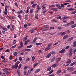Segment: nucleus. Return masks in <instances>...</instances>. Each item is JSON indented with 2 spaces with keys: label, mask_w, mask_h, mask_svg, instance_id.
I'll list each match as a JSON object with an SVG mask.
<instances>
[{
  "label": "nucleus",
  "mask_w": 76,
  "mask_h": 76,
  "mask_svg": "<svg viewBox=\"0 0 76 76\" xmlns=\"http://www.w3.org/2000/svg\"><path fill=\"white\" fill-rule=\"evenodd\" d=\"M73 67H71L70 68H68L67 69V70H68L69 72H72L73 71Z\"/></svg>",
  "instance_id": "obj_1"
},
{
  "label": "nucleus",
  "mask_w": 76,
  "mask_h": 76,
  "mask_svg": "<svg viewBox=\"0 0 76 76\" xmlns=\"http://www.w3.org/2000/svg\"><path fill=\"white\" fill-rule=\"evenodd\" d=\"M20 45L18 46V49H20V48H22L23 47V42H20Z\"/></svg>",
  "instance_id": "obj_2"
},
{
  "label": "nucleus",
  "mask_w": 76,
  "mask_h": 76,
  "mask_svg": "<svg viewBox=\"0 0 76 76\" xmlns=\"http://www.w3.org/2000/svg\"><path fill=\"white\" fill-rule=\"evenodd\" d=\"M69 4V3H64L61 4V7L64 8V5H67V4Z\"/></svg>",
  "instance_id": "obj_3"
},
{
  "label": "nucleus",
  "mask_w": 76,
  "mask_h": 76,
  "mask_svg": "<svg viewBox=\"0 0 76 76\" xmlns=\"http://www.w3.org/2000/svg\"><path fill=\"white\" fill-rule=\"evenodd\" d=\"M56 6L57 7H58V9H62V7L60 4H57L56 5Z\"/></svg>",
  "instance_id": "obj_4"
},
{
  "label": "nucleus",
  "mask_w": 76,
  "mask_h": 76,
  "mask_svg": "<svg viewBox=\"0 0 76 76\" xmlns=\"http://www.w3.org/2000/svg\"><path fill=\"white\" fill-rule=\"evenodd\" d=\"M1 28H2L3 29L4 31H7L8 30L7 29V28H4L3 26H1Z\"/></svg>",
  "instance_id": "obj_5"
},
{
  "label": "nucleus",
  "mask_w": 76,
  "mask_h": 76,
  "mask_svg": "<svg viewBox=\"0 0 76 76\" xmlns=\"http://www.w3.org/2000/svg\"><path fill=\"white\" fill-rule=\"evenodd\" d=\"M64 51H65V49H63L62 50L59 51V53L62 54L63 53Z\"/></svg>",
  "instance_id": "obj_6"
},
{
  "label": "nucleus",
  "mask_w": 76,
  "mask_h": 76,
  "mask_svg": "<svg viewBox=\"0 0 76 76\" xmlns=\"http://www.w3.org/2000/svg\"><path fill=\"white\" fill-rule=\"evenodd\" d=\"M51 10H53V11H54L55 12H57L58 11V10L56 8H51Z\"/></svg>",
  "instance_id": "obj_7"
},
{
  "label": "nucleus",
  "mask_w": 76,
  "mask_h": 76,
  "mask_svg": "<svg viewBox=\"0 0 76 76\" xmlns=\"http://www.w3.org/2000/svg\"><path fill=\"white\" fill-rule=\"evenodd\" d=\"M60 60H61V58L58 57L56 58V62H58V61H60Z\"/></svg>",
  "instance_id": "obj_8"
},
{
  "label": "nucleus",
  "mask_w": 76,
  "mask_h": 76,
  "mask_svg": "<svg viewBox=\"0 0 76 76\" xmlns=\"http://www.w3.org/2000/svg\"><path fill=\"white\" fill-rule=\"evenodd\" d=\"M40 69H37L35 71V73H38V72H39L40 71Z\"/></svg>",
  "instance_id": "obj_9"
},
{
  "label": "nucleus",
  "mask_w": 76,
  "mask_h": 76,
  "mask_svg": "<svg viewBox=\"0 0 76 76\" xmlns=\"http://www.w3.org/2000/svg\"><path fill=\"white\" fill-rule=\"evenodd\" d=\"M51 55L50 53L48 54L46 57V58H50L51 57Z\"/></svg>",
  "instance_id": "obj_10"
},
{
  "label": "nucleus",
  "mask_w": 76,
  "mask_h": 76,
  "mask_svg": "<svg viewBox=\"0 0 76 76\" xmlns=\"http://www.w3.org/2000/svg\"><path fill=\"white\" fill-rule=\"evenodd\" d=\"M51 70V67H49L47 69V72H49V71H50Z\"/></svg>",
  "instance_id": "obj_11"
},
{
  "label": "nucleus",
  "mask_w": 76,
  "mask_h": 76,
  "mask_svg": "<svg viewBox=\"0 0 76 76\" xmlns=\"http://www.w3.org/2000/svg\"><path fill=\"white\" fill-rule=\"evenodd\" d=\"M6 75L8 76V75H9L10 74V73L8 71H6L5 72Z\"/></svg>",
  "instance_id": "obj_12"
},
{
  "label": "nucleus",
  "mask_w": 76,
  "mask_h": 76,
  "mask_svg": "<svg viewBox=\"0 0 76 76\" xmlns=\"http://www.w3.org/2000/svg\"><path fill=\"white\" fill-rule=\"evenodd\" d=\"M68 37V35H66L65 36H64L63 37V39H66V38H67Z\"/></svg>",
  "instance_id": "obj_13"
},
{
  "label": "nucleus",
  "mask_w": 76,
  "mask_h": 76,
  "mask_svg": "<svg viewBox=\"0 0 76 76\" xmlns=\"http://www.w3.org/2000/svg\"><path fill=\"white\" fill-rule=\"evenodd\" d=\"M71 27L72 28H75V27H76V24H74L73 25H72L71 26Z\"/></svg>",
  "instance_id": "obj_14"
},
{
  "label": "nucleus",
  "mask_w": 76,
  "mask_h": 76,
  "mask_svg": "<svg viewBox=\"0 0 76 76\" xmlns=\"http://www.w3.org/2000/svg\"><path fill=\"white\" fill-rule=\"evenodd\" d=\"M71 62V60L70 59H68V61H67L66 62V64H68L69 63H70Z\"/></svg>",
  "instance_id": "obj_15"
},
{
  "label": "nucleus",
  "mask_w": 76,
  "mask_h": 76,
  "mask_svg": "<svg viewBox=\"0 0 76 76\" xmlns=\"http://www.w3.org/2000/svg\"><path fill=\"white\" fill-rule=\"evenodd\" d=\"M76 63V62L75 61L74 62L70 64V66H73Z\"/></svg>",
  "instance_id": "obj_16"
},
{
  "label": "nucleus",
  "mask_w": 76,
  "mask_h": 76,
  "mask_svg": "<svg viewBox=\"0 0 76 76\" xmlns=\"http://www.w3.org/2000/svg\"><path fill=\"white\" fill-rule=\"evenodd\" d=\"M50 48L47 47L45 49V50L46 51H48V50H50Z\"/></svg>",
  "instance_id": "obj_17"
},
{
  "label": "nucleus",
  "mask_w": 76,
  "mask_h": 76,
  "mask_svg": "<svg viewBox=\"0 0 76 76\" xmlns=\"http://www.w3.org/2000/svg\"><path fill=\"white\" fill-rule=\"evenodd\" d=\"M68 10L69 11H72V10H75V9L74 8H69L68 9Z\"/></svg>",
  "instance_id": "obj_18"
},
{
  "label": "nucleus",
  "mask_w": 76,
  "mask_h": 76,
  "mask_svg": "<svg viewBox=\"0 0 76 76\" xmlns=\"http://www.w3.org/2000/svg\"><path fill=\"white\" fill-rule=\"evenodd\" d=\"M28 37L27 36H26V37H24V38L23 39V41H26V39H27V38Z\"/></svg>",
  "instance_id": "obj_19"
},
{
  "label": "nucleus",
  "mask_w": 76,
  "mask_h": 76,
  "mask_svg": "<svg viewBox=\"0 0 76 76\" xmlns=\"http://www.w3.org/2000/svg\"><path fill=\"white\" fill-rule=\"evenodd\" d=\"M50 53L51 54H51H54L56 53V52H55V51H52L50 52Z\"/></svg>",
  "instance_id": "obj_20"
},
{
  "label": "nucleus",
  "mask_w": 76,
  "mask_h": 76,
  "mask_svg": "<svg viewBox=\"0 0 76 76\" xmlns=\"http://www.w3.org/2000/svg\"><path fill=\"white\" fill-rule=\"evenodd\" d=\"M73 47H76V41H75L73 43Z\"/></svg>",
  "instance_id": "obj_21"
},
{
  "label": "nucleus",
  "mask_w": 76,
  "mask_h": 76,
  "mask_svg": "<svg viewBox=\"0 0 76 76\" xmlns=\"http://www.w3.org/2000/svg\"><path fill=\"white\" fill-rule=\"evenodd\" d=\"M17 73L18 76H20V72H19V70L18 69L17 70Z\"/></svg>",
  "instance_id": "obj_22"
},
{
  "label": "nucleus",
  "mask_w": 76,
  "mask_h": 76,
  "mask_svg": "<svg viewBox=\"0 0 76 76\" xmlns=\"http://www.w3.org/2000/svg\"><path fill=\"white\" fill-rule=\"evenodd\" d=\"M30 32H31V33H34V32H35V31L34 30L31 29L30 30Z\"/></svg>",
  "instance_id": "obj_23"
},
{
  "label": "nucleus",
  "mask_w": 76,
  "mask_h": 76,
  "mask_svg": "<svg viewBox=\"0 0 76 76\" xmlns=\"http://www.w3.org/2000/svg\"><path fill=\"white\" fill-rule=\"evenodd\" d=\"M42 9L43 10H44V9H45V7H45V5H42Z\"/></svg>",
  "instance_id": "obj_24"
},
{
  "label": "nucleus",
  "mask_w": 76,
  "mask_h": 76,
  "mask_svg": "<svg viewBox=\"0 0 76 76\" xmlns=\"http://www.w3.org/2000/svg\"><path fill=\"white\" fill-rule=\"evenodd\" d=\"M73 39V37H72L69 38L68 39V41L69 42V41H72V40Z\"/></svg>",
  "instance_id": "obj_25"
},
{
  "label": "nucleus",
  "mask_w": 76,
  "mask_h": 76,
  "mask_svg": "<svg viewBox=\"0 0 76 76\" xmlns=\"http://www.w3.org/2000/svg\"><path fill=\"white\" fill-rule=\"evenodd\" d=\"M48 11V10H45L42 11V13H46V12H47Z\"/></svg>",
  "instance_id": "obj_26"
},
{
  "label": "nucleus",
  "mask_w": 76,
  "mask_h": 76,
  "mask_svg": "<svg viewBox=\"0 0 76 76\" xmlns=\"http://www.w3.org/2000/svg\"><path fill=\"white\" fill-rule=\"evenodd\" d=\"M27 68H29V67L25 66L24 67L23 69L24 70H26L27 69Z\"/></svg>",
  "instance_id": "obj_27"
},
{
  "label": "nucleus",
  "mask_w": 76,
  "mask_h": 76,
  "mask_svg": "<svg viewBox=\"0 0 76 76\" xmlns=\"http://www.w3.org/2000/svg\"><path fill=\"white\" fill-rule=\"evenodd\" d=\"M41 44H42V43H36V45L38 46L40 45H41Z\"/></svg>",
  "instance_id": "obj_28"
},
{
  "label": "nucleus",
  "mask_w": 76,
  "mask_h": 76,
  "mask_svg": "<svg viewBox=\"0 0 76 76\" xmlns=\"http://www.w3.org/2000/svg\"><path fill=\"white\" fill-rule=\"evenodd\" d=\"M26 51H31V49H26L25 50Z\"/></svg>",
  "instance_id": "obj_29"
},
{
  "label": "nucleus",
  "mask_w": 76,
  "mask_h": 76,
  "mask_svg": "<svg viewBox=\"0 0 76 76\" xmlns=\"http://www.w3.org/2000/svg\"><path fill=\"white\" fill-rule=\"evenodd\" d=\"M22 66V64H20L19 66L18 67V69H20V67H21V66Z\"/></svg>",
  "instance_id": "obj_30"
},
{
  "label": "nucleus",
  "mask_w": 76,
  "mask_h": 76,
  "mask_svg": "<svg viewBox=\"0 0 76 76\" xmlns=\"http://www.w3.org/2000/svg\"><path fill=\"white\" fill-rule=\"evenodd\" d=\"M37 5V4H34L32 5V7L34 8V7H35V6H36Z\"/></svg>",
  "instance_id": "obj_31"
},
{
  "label": "nucleus",
  "mask_w": 76,
  "mask_h": 76,
  "mask_svg": "<svg viewBox=\"0 0 76 76\" xmlns=\"http://www.w3.org/2000/svg\"><path fill=\"white\" fill-rule=\"evenodd\" d=\"M51 21H52V22H57V20L55 19H53L51 20Z\"/></svg>",
  "instance_id": "obj_32"
},
{
  "label": "nucleus",
  "mask_w": 76,
  "mask_h": 76,
  "mask_svg": "<svg viewBox=\"0 0 76 76\" xmlns=\"http://www.w3.org/2000/svg\"><path fill=\"white\" fill-rule=\"evenodd\" d=\"M61 71L60 69L57 72V73L58 74H59V73H61Z\"/></svg>",
  "instance_id": "obj_33"
},
{
  "label": "nucleus",
  "mask_w": 76,
  "mask_h": 76,
  "mask_svg": "<svg viewBox=\"0 0 76 76\" xmlns=\"http://www.w3.org/2000/svg\"><path fill=\"white\" fill-rule=\"evenodd\" d=\"M18 18H19L20 20H21V19H22V16L20 15H19L18 16Z\"/></svg>",
  "instance_id": "obj_34"
},
{
  "label": "nucleus",
  "mask_w": 76,
  "mask_h": 76,
  "mask_svg": "<svg viewBox=\"0 0 76 76\" xmlns=\"http://www.w3.org/2000/svg\"><path fill=\"white\" fill-rule=\"evenodd\" d=\"M27 72H26V70H24V76H26V73H27Z\"/></svg>",
  "instance_id": "obj_35"
},
{
  "label": "nucleus",
  "mask_w": 76,
  "mask_h": 76,
  "mask_svg": "<svg viewBox=\"0 0 76 76\" xmlns=\"http://www.w3.org/2000/svg\"><path fill=\"white\" fill-rule=\"evenodd\" d=\"M56 18L57 19H60L61 18V17L60 16H57Z\"/></svg>",
  "instance_id": "obj_36"
},
{
  "label": "nucleus",
  "mask_w": 76,
  "mask_h": 76,
  "mask_svg": "<svg viewBox=\"0 0 76 76\" xmlns=\"http://www.w3.org/2000/svg\"><path fill=\"white\" fill-rule=\"evenodd\" d=\"M42 31H47V30H47V28H45V27L42 28V29H41Z\"/></svg>",
  "instance_id": "obj_37"
},
{
  "label": "nucleus",
  "mask_w": 76,
  "mask_h": 76,
  "mask_svg": "<svg viewBox=\"0 0 76 76\" xmlns=\"http://www.w3.org/2000/svg\"><path fill=\"white\" fill-rule=\"evenodd\" d=\"M19 63H20V61H18L16 62L15 64V65H18V64H19Z\"/></svg>",
  "instance_id": "obj_38"
},
{
  "label": "nucleus",
  "mask_w": 76,
  "mask_h": 76,
  "mask_svg": "<svg viewBox=\"0 0 76 76\" xmlns=\"http://www.w3.org/2000/svg\"><path fill=\"white\" fill-rule=\"evenodd\" d=\"M71 73L72 75H75V74H76V70L74 72H72Z\"/></svg>",
  "instance_id": "obj_39"
},
{
  "label": "nucleus",
  "mask_w": 76,
  "mask_h": 76,
  "mask_svg": "<svg viewBox=\"0 0 76 76\" xmlns=\"http://www.w3.org/2000/svg\"><path fill=\"white\" fill-rule=\"evenodd\" d=\"M37 40V38L35 37L33 41V42H35V41H36Z\"/></svg>",
  "instance_id": "obj_40"
},
{
  "label": "nucleus",
  "mask_w": 76,
  "mask_h": 76,
  "mask_svg": "<svg viewBox=\"0 0 76 76\" xmlns=\"http://www.w3.org/2000/svg\"><path fill=\"white\" fill-rule=\"evenodd\" d=\"M37 10H39L40 9V8L39 7V5H37Z\"/></svg>",
  "instance_id": "obj_41"
},
{
  "label": "nucleus",
  "mask_w": 76,
  "mask_h": 76,
  "mask_svg": "<svg viewBox=\"0 0 76 76\" xmlns=\"http://www.w3.org/2000/svg\"><path fill=\"white\" fill-rule=\"evenodd\" d=\"M72 53H70L69 55V57H70L72 56Z\"/></svg>",
  "instance_id": "obj_42"
},
{
  "label": "nucleus",
  "mask_w": 76,
  "mask_h": 76,
  "mask_svg": "<svg viewBox=\"0 0 76 76\" xmlns=\"http://www.w3.org/2000/svg\"><path fill=\"white\" fill-rule=\"evenodd\" d=\"M56 66V65L55 64H54L52 65V67H54V68H55V67H57Z\"/></svg>",
  "instance_id": "obj_43"
},
{
  "label": "nucleus",
  "mask_w": 76,
  "mask_h": 76,
  "mask_svg": "<svg viewBox=\"0 0 76 76\" xmlns=\"http://www.w3.org/2000/svg\"><path fill=\"white\" fill-rule=\"evenodd\" d=\"M34 60H35V57L33 56L32 58V61H34Z\"/></svg>",
  "instance_id": "obj_44"
},
{
  "label": "nucleus",
  "mask_w": 76,
  "mask_h": 76,
  "mask_svg": "<svg viewBox=\"0 0 76 76\" xmlns=\"http://www.w3.org/2000/svg\"><path fill=\"white\" fill-rule=\"evenodd\" d=\"M18 54V52H15L14 53V56H16Z\"/></svg>",
  "instance_id": "obj_45"
},
{
  "label": "nucleus",
  "mask_w": 76,
  "mask_h": 76,
  "mask_svg": "<svg viewBox=\"0 0 76 76\" xmlns=\"http://www.w3.org/2000/svg\"><path fill=\"white\" fill-rule=\"evenodd\" d=\"M19 59L20 61H22V58L20 56L19 57Z\"/></svg>",
  "instance_id": "obj_46"
},
{
  "label": "nucleus",
  "mask_w": 76,
  "mask_h": 76,
  "mask_svg": "<svg viewBox=\"0 0 76 76\" xmlns=\"http://www.w3.org/2000/svg\"><path fill=\"white\" fill-rule=\"evenodd\" d=\"M24 27L25 28H26L28 27V25L26 24H25L24 26Z\"/></svg>",
  "instance_id": "obj_47"
},
{
  "label": "nucleus",
  "mask_w": 76,
  "mask_h": 76,
  "mask_svg": "<svg viewBox=\"0 0 76 76\" xmlns=\"http://www.w3.org/2000/svg\"><path fill=\"white\" fill-rule=\"evenodd\" d=\"M32 46L31 45H30L29 46H28L27 47V48H31L32 47Z\"/></svg>",
  "instance_id": "obj_48"
},
{
  "label": "nucleus",
  "mask_w": 76,
  "mask_h": 76,
  "mask_svg": "<svg viewBox=\"0 0 76 76\" xmlns=\"http://www.w3.org/2000/svg\"><path fill=\"white\" fill-rule=\"evenodd\" d=\"M7 29H10V26L8 25L7 26Z\"/></svg>",
  "instance_id": "obj_49"
},
{
  "label": "nucleus",
  "mask_w": 76,
  "mask_h": 76,
  "mask_svg": "<svg viewBox=\"0 0 76 76\" xmlns=\"http://www.w3.org/2000/svg\"><path fill=\"white\" fill-rule=\"evenodd\" d=\"M66 34V32H63V33H61V35H62L63 36V35H65Z\"/></svg>",
  "instance_id": "obj_50"
},
{
  "label": "nucleus",
  "mask_w": 76,
  "mask_h": 76,
  "mask_svg": "<svg viewBox=\"0 0 76 76\" xmlns=\"http://www.w3.org/2000/svg\"><path fill=\"white\" fill-rule=\"evenodd\" d=\"M55 60V59H54V58L52 59L51 60V63H53V62H54V61Z\"/></svg>",
  "instance_id": "obj_51"
},
{
  "label": "nucleus",
  "mask_w": 76,
  "mask_h": 76,
  "mask_svg": "<svg viewBox=\"0 0 76 76\" xmlns=\"http://www.w3.org/2000/svg\"><path fill=\"white\" fill-rule=\"evenodd\" d=\"M52 72H53V70H51L49 72V74H51V73H52Z\"/></svg>",
  "instance_id": "obj_52"
},
{
  "label": "nucleus",
  "mask_w": 76,
  "mask_h": 76,
  "mask_svg": "<svg viewBox=\"0 0 76 76\" xmlns=\"http://www.w3.org/2000/svg\"><path fill=\"white\" fill-rule=\"evenodd\" d=\"M53 44V43H52L50 44H49L48 45V47H51V45H52Z\"/></svg>",
  "instance_id": "obj_53"
},
{
  "label": "nucleus",
  "mask_w": 76,
  "mask_h": 76,
  "mask_svg": "<svg viewBox=\"0 0 76 76\" xmlns=\"http://www.w3.org/2000/svg\"><path fill=\"white\" fill-rule=\"evenodd\" d=\"M20 54L21 56H22V55H24V54L25 53H24V52H22V53H20Z\"/></svg>",
  "instance_id": "obj_54"
},
{
  "label": "nucleus",
  "mask_w": 76,
  "mask_h": 76,
  "mask_svg": "<svg viewBox=\"0 0 76 76\" xmlns=\"http://www.w3.org/2000/svg\"><path fill=\"white\" fill-rule=\"evenodd\" d=\"M68 17H66V16H64V17H63L62 18L63 19H67L68 18Z\"/></svg>",
  "instance_id": "obj_55"
},
{
  "label": "nucleus",
  "mask_w": 76,
  "mask_h": 76,
  "mask_svg": "<svg viewBox=\"0 0 76 76\" xmlns=\"http://www.w3.org/2000/svg\"><path fill=\"white\" fill-rule=\"evenodd\" d=\"M7 7H5V10L6 12H7Z\"/></svg>",
  "instance_id": "obj_56"
},
{
  "label": "nucleus",
  "mask_w": 76,
  "mask_h": 76,
  "mask_svg": "<svg viewBox=\"0 0 76 76\" xmlns=\"http://www.w3.org/2000/svg\"><path fill=\"white\" fill-rule=\"evenodd\" d=\"M38 65V63L36 64H34V65H33V67H35V66H37Z\"/></svg>",
  "instance_id": "obj_57"
},
{
  "label": "nucleus",
  "mask_w": 76,
  "mask_h": 76,
  "mask_svg": "<svg viewBox=\"0 0 76 76\" xmlns=\"http://www.w3.org/2000/svg\"><path fill=\"white\" fill-rule=\"evenodd\" d=\"M14 38H16V37H17V35L16 34H15L14 35Z\"/></svg>",
  "instance_id": "obj_58"
},
{
  "label": "nucleus",
  "mask_w": 76,
  "mask_h": 76,
  "mask_svg": "<svg viewBox=\"0 0 76 76\" xmlns=\"http://www.w3.org/2000/svg\"><path fill=\"white\" fill-rule=\"evenodd\" d=\"M25 19H28V15H25Z\"/></svg>",
  "instance_id": "obj_59"
},
{
  "label": "nucleus",
  "mask_w": 76,
  "mask_h": 76,
  "mask_svg": "<svg viewBox=\"0 0 76 76\" xmlns=\"http://www.w3.org/2000/svg\"><path fill=\"white\" fill-rule=\"evenodd\" d=\"M33 11H34V10H33L31 9L30 11V12L31 13H33Z\"/></svg>",
  "instance_id": "obj_60"
},
{
  "label": "nucleus",
  "mask_w": 76,
  "mask_h": 76,
  "mask_svg": "<svg viewBox=\"0 0 76 76\" xmlns=\"http://www.w3.org/2000/svg\"><path fill=\"white\" fill-rule=\"evenodd\" d=\"M45 28L46 29H47V30H48V25H45Z\"/></svg>",
  "instance_id": "obj_61"
},
{
  "label": "nucleus",
  "mask_w": 76,
  "mask_h": 76,
  "mask_svg": "<svg viewBox=\"0 0 76 76\" xmlns=\"http://www.w3.org/2000/svg\"><path fill=\"white\" fill-rule=\"evenodd\" d=\"M55 64L56 65V66H57L58 65V62H56Z\"/></svg>",
  "instance_id": "obj_62"
},
{
  "label": "nucleus",
  "mask_w": 76,
  "mask_h": 76,
  "mask_svg": "<svg viewBox=\"0 0 76 76\" xmlns=\"http://www.w3.org/2000/svg\"><path fill=\"white\" fill-rule=\"evenodd\" d=\"M69 47H70L69 46H66L65 48V49H67V50L68 49H69Z\"/></svg>",
  "instance_id": "obj_63"
},
{
  "label": "nucleus",
  "mask_w": 76,
  "mask_h": 76,
  "mask_svg": "<svg viewBox=\"0 0 76 76\" xmlns=\"http://www.w3.org/2000/svg\"><path fill=\"white\" fill-rule=\"evenodd\" d=\"M16 43V39H14L13 41V44H15Z\"/></svg>",
  "instance_id": "obj_64"
}]
</instances>
